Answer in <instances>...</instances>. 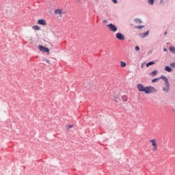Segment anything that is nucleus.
I'll return each mask as SVG.
<instances>
[{"label": "nucleus", "instance_id": "f257e3e1", "mask_svg": "<svg viewBox=\"0 0 175 175\" xmlns=\"http://www.w3.org/2000/svg\"><path fill=\"white\" fill-rule=\"evenodd\" d=\"M137 88L139 92H145V94H154L157 92V89L152 86L144 87V85L142 83H138L137 85Z\"/></svg>", "mask_w": 175, "mask_h": 175}, {"label": "nucleus", "instance_id": "f03ea898", "mask_svg": "<svg viewBox=\"0 0 175 175\" xmlns=\"http://www.w3.org/2000/svg\"><path fill=\"white\" fill-rule=\"evenodd\" d=\"M107 27H108L109 31H111L112 32H117V30L118 29L117 28V26L113 23H109L107 25Z\"/></svg>", "mask_w": 175, "mask_h": 175}, {"label": "nucleus", "instance_id": "7ed1b4c3", "mask_svg": "<svg viewBox=\"0 0 175 175\" xmlns=\"http://www.w3.org/2000/svg\"><path fill=\"white\" fill-rule=\"evenodd\" d=\"M38 49L40 51H42V53H50V49L43 45H39Z\"/></svg>", "mask_w": 175, "mask_h": 175}, {"label": "nucleus", "instance_id": "20e7f679", "mask_svg": "<svg viewBox=\"0 0 175 175\" xmlns=\"http://www.w3.org/2000/svg\"><path fill=\"white\" fill-rule=\"evenodd\" d=\"M116 36L118 40H125V36H124V34L121 33H117Z\"/></svg>", "mask_w": 175, "mask_h": 175}, {"label": "nucleus", "instance_id": "39448f33", "mask_svg": "<svg viewBox=\"0 0 175 175\" xmlns=\"http://www.w3.org/2000/svg\"><path fill=\"white\" fill-rule=\"evenodd\" d=\"M165 87L163 88V91L165 92V94H167L170 90V83L165 84Z\"/></svg>", "mask_w": 175, "mask_h": 175}, {"label": "nucleus", "instance_id": "423d86ee", "mask_svg": "<svg viewBox=\"0 0 175 175\" xmlns=\"http://www.w3.org/2000/svg\"><path fill=\"white\" fill-rule=\"evenodd\" d=\"M150 33V31H146L144 33H139V36L142 38V39H144V38H146V36H148V34Z\"/></svg>", "mask_w": 175, "mask_h": 175}, {"label": "nucleus", "instance_id": "0eeeda50", "mask_svg": "<svg viewBox=\"0 0 175 175\" xmlns=\"http://www.w3.org/2000/svg\"><path fill=\"white\" fill-rule=\"evenodd\" d=\"M38 24H39L40 25H47V23L44 19H39L38 21Z\"/></svg>", "mask_w": 175, "mask_h": 175}, {"label": "nucleus", "instance_id": "6e6552de", "mask_svg": "<svg viewBox=\"0 0 175 175\" xmlns=\"http://www.w3.org/2000/svg\"><path fill=\"white\" fill-rule=\"evenodd\" d=\"M159 79H161V80H163V81H165V84H169V79H167V77L161 75Z\"/></svg>", "mask_w": 175, "mask_h": 175}, {"label": "nucleus", "instance_id": "1a4fd4ad", "mask_svg": "<svg viewBox=\"0 0 175 175\" xmlns=\"http://www.w3.org/2000/svg\"><path fill=\"white\" fill-rule=\"evenodd\" d=\"M165 72H168V73H171L172 69V67H170L169 66H166L165 67Z\"/></svg>", "mask_w": 175, "mask_h": 175}, {"label": "nucleus", "instance_id": "9d476101", "mask_svg": "<svg viewBox=\"0 0 175 175\" xmlns=\"http://www.w3.org/2000/svg\"><path fill=\"white\" fill-rule=\"evenodd\" d=\"M33 29H34V31H40V27L39 25H33Z\"/></svg>", "mask_w": 175, "mask_h": 175}, {"label": "nucleus", "instance_id": "9b49d317", "mask_svg": "<svg viewBox=\"0 0 175 175\" xmlns=\"http://www.w3.org/2000/svg\"><path fill=\"white\" fill-rule=\"evenodd\" d=\"M150 142L153 147H157V141L155 139H151Z\"/></svg>", "mask_w": 175, "mask_h": 175}, {"label": "nucleus", "instance_id": "f8f14e48", "mask_svg": "<svg viewBox=\"0 0 175 175\" xmlns=\"http://www.w3.org/2000/svg\"><path fill=\"white\" fill-rule=\"evenodd\" d=\"M134 21L137 24H142V19H140V18H135Z\"/></svg>", "mask_w": 175, "mask_h": 175}, {"label": "nucleus", "instance_id": "ddd939ff", "mask_svg": "<svg viewBox=\"0 0 175 175\" xmlns=\"http://www.w3.org/2000/svg\"><path fill=\"white\" fill-rule=\"evenodd\" d=\"M155 62H149L146 64V68H148V66H151V65H154Z\"/></svg>", "mask_w": 175, "mask_h": 175}, {"label": "nucleus", "instance_id": "4468645a", "mask_svg": "<svg viewBox=\"0 0 175 175\" xmlns=\"http://www.w3.org/2000/svg\"><path fill=\"white\" fill-rule=\"evenodd\" d=\"M55 14H62V10L57 9L55 10Z\"/></svg>", "mask_w": 175, "mask_h": 175}, {"label": "nucleus", "instance_id": "2eb2a0df", "mask_svg": "<svg viewBox=\"0 0 175 175\" xmlns=\"http://www.w3.org/2000/svg\"><path fill=\"white\" fill-rule=\"evenodd\" d=\"M170 51L172 53V54H175V48L174 46H170Z\"/></svg>", "mask_w": 175, "mask_h": 175}, {"label": "nucleus", "instance_id": "dca6fc26", "mask_svg": "<svg viewBox=\"0 0 175 175\" xmlns=\"http://www.w3.org/2000/svg\"><path fill=\"white\" fill-rule=\"evenodd\" d=\"M157 73H158V71L157 70H154L150 75V76H157Z\"/></svg>", "mask_w": 175, "mask_h": 175}, {"label": "nucleus", "instance_id": "f3484780", "mask_svg": "<svg viewBox=\"0 0 175 175\" xmlns=\"http://www.w3.org/2000/svg\"><path fill=\"white\" fill-rule=\"evenodd\" d=\"M122 99L123 102H128V96H122Z\"/></svg>", "mask_w": 175, "mask_h": 175}, {"label": "nucleus", "instance_id": "a211bd4d", "mask_svg": "<svg viewBox=\"0 0 175 175\" xmlns=\"http://www.w3.org/2000/svg\"><path fill=\"white\" fill-rule=\"evenodd\" d=\"M120 66H122V68H125V66H126V63H125L124 62H121Z\"/></svg>", "mask_w": 175, "mask_h": 175}, {"label": "nucleus", "instance_id": "6ab92c4d", "mask_svg": "<svg viewBox=\"0 0 175 175\" xmlns=\"http://www.w3.org/2000/svg\"><path fill=\"white\" fill-rule=\"evenodd\" d=\"M144 25H139V26H136L135 28L137 29H142V28H144Z\"/></svg>", "mask_w": 175, "mask_h": 175}, {"label": "nucleus", "instance_id": "aec40b11", "mask_svg": "<svg viewBox=\"0 0 175 175\" xmlns=\"http://www.w3.org/2000/svg\"><path fill=\"white\" fill-rule=\"evenodd\" d=\"M154 0H148V3H149V5H154Z\"/></svg>", "mask_w": 175, "mask_h": 175}, {"label": "nucleus", "instance_id": "412c9836", "mask_svg": "<svg viewBox=\"0 0 175 175\" xmlns=\"http://www.w3.org/2000/svg\"><path fill=\"white\" fill-rule=\"evenodd\" d=\"M160 78H155L152 80V83H157Z\"/></svg>", "mask_w": 175, "mask_h": 175}, {"label": "nucleus", "instance_id": "4be33fe9", "mask_svg": "<svg viewBox=\"0 0 175 175\" xmlns=\"http://www.w3.org/2000/svg\"><path fill=\"white\" fill-rule=\"evenodd\" d=\"M170 66L172 68H175V62L171 63V64H170Z\"/></svg>", "mask_w": 175, "mask_h": 175}, {"label": "nucleus", "instance_id": "5701e85b", "mask_svg": "<svg viewBox=\"0 0 175 175\" xmlns=\"http://www.w3.org/2000/svg\"><path fill=\"white\" fill-rule=\"evenodd\" d=\"M70 128H73V124H70L67 126V129H70Z\"/></svg>", "mask_w": 175, "mask_h": 175}, {"label": "nucleus", "instance_id": "b1692460", "mask_svg": "<svg viewBox=\"0 0 175 175\" xmlns=\"http://www.w3.org/2000/svg\"><path fill=\"white\" fill-rule=\"evenodd\" d=\"M135 51H139V50H140V47H139V46H135Z\"/></svg>", "mask_w": 175, "mask_h": 175}, {"label": "nucleus", "instance_id": "393cba45", "mask_svg": "<svg viewBox=\"0 0 175 175\" xmlns=\"http://www.w3.org/2000/svg\"><path fill=\"white\" fill-rule=\"evenodd\" d=\"M112 2H113L114 3H118V1L117 0H112Z\"/></svg>", "mask_w": 175, "mask_h": 175}, {"label": "nucleus", "instance_id": "a878e982", "mask_svg": "<svg viewBox=\"0 0 175 175\" xmlns=\"http://www.w3.org/2000/svg\"><path fill=\"white\" fill-rule=\"evenodd\" d=\"M159 3H160V5H163V0H160Z\"/></svg>", "mask_w": 175, "mask_h": 175}, {"label": "nucleus", "instance_id": "bb28decb", "mask_svg": "<svg viewBox=\"0 0 175 175\" xmlns=\"http://www.w3.org/2000/svg\"><path fill=\"white\" fill-rule=\"evenodd\" d=\"M157 146H154V148L152 149L153 151H157Z\"/></svg>", "mask_w": 175, "mask_h": 175}, {"label": "nucleus", "instance_id": "cd10ccee", "mask_svg": "<svg viewBox=\"0 0 175 175\" xmlns=\"http://www.w3.org/2000/svg\"><path fill=\"white\" fill-rule=\"evenodd\" d=\"M46 62H47V64H50V60L46 59Z\"/></svg>", "mask_w": 175, "mask_h": 175}, {"label": "nucleus", "instance_id": "c85d7f7f", "mask_svg": "<svg viewBox=\"0 0 175 175\" xmlns=\"http://www.w3.org/2000/svg\"><path fill=\"white\" fill-rule=\"evenodd\" d=\"M163 51L166 52V51H167V49L166 48H164Z\"/></svg>", "mask_w": 175, "mask_h": 175}, {"label": "nucleus", "instance_id": "c756f323", "mask_svg": "<svg viewBox=\"0 0 175 175\" xmlns=\"http://www.w3.org/2000/svg\"><path fill=\"white\" fill-rule=\"evenodd\" d=\"M167 35V31L164 32V36Z\"/></svg>", "mask_w": 175, "mask_h": 175}, {"label": "nucleus", "instance_id": "7c9ffc66", "mask_svg": "<svg viewBox=\"0 0 175 175\" xmlns=\"http://www.w3.org/2000/svg\"><path fill=\"white\" fill-rule=\"evenodd\" d=\"M144 64H142L141 68H143V66H144Z\"/></svg>", "mask_w": 175, "mask_h": 175}]
</instances>
